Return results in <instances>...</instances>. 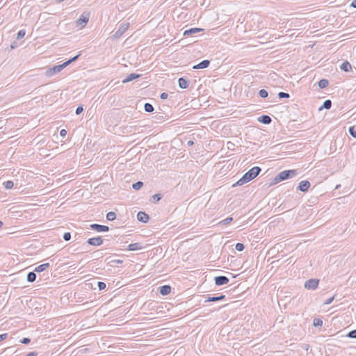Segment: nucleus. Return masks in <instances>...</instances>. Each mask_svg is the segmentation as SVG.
Returning a JSON list of instances; mask_svg holds the SVG:
<instances>
[{
    "mask_svg": "<svg viewBox=\"0 0 356 356\" xmlns=\"http://www.w3.org/2000/svg\"><path fill=\"white\" fill-rule=\"evenodd\" d=\"M129 26V23H122L120 25L119 29L113 33L112 35L113 40H116L120 38L124 32L128 29Z\"/></svg>",
    "mask_w": 356,
    "mask_h": 356,
    "instance_id": "20e7f679",
    "label": "nucleus"
},
{
    "mask_svg": "<svg viewBox=\"0 0 356 356\" xmlns=\"http://www.w3.org/2000/svg\"><path fill=\"white\" fill-rule=\"evenodd\" d=\"M334 296H332V297L328 298L327 300H326L324 302V304L325 305H329V304L332 303V302L334 300Z\"/></svg>",
    "mask_w": 356,
    "mask_h": 356,
    "instance_id": "c03bdc74",
    "label": "nucleus"
},
{
    "mask_svg": "<svg viewBox=\"0 0 356 356\" xmlns=\"http://www.w3.org/2000/svg\"><path fill=\"white\" fill-rule=\"evenodd\" d=\"M214 281H215V284L216 286H222L224 284H227L229 282V280L226 276L220 275V276L215 277Z\"/></svg>",
    "mask_w": 356,
    "mask_h": 356,
    "instance_id": "423d86ee",
    "label": "nucleus"
},
{
    "mask_svg": "<svg viewBox=\"0 0 356 356\" xmlns=\"http://www.w3.org/2000/svg\"><path fill=\"white\" fill-rule=\"evenodd\" d=\"M348 131L352 137L356 138V129L355 127H350L348 129Z\"/></svg>",
    "mask_w": 356,
    "mask_h": 356,
    "instance_id": "4c0bfd02",
    "label": "nucleus"
},
{
    "mask_svg": "<svg viewBox=\"0 0 356 356\" xmlns=\"http://www.w3.org/2000/svg\"><path fill=\"white\" fill-rule=\"evenodd\" d=\"M319 280L317 279H310L305 282V287L307 289L315 290L317 289Z\"/></svg>",
    "mask_w": 356,
    "mask_h": 356,
    "instance_id": "39448f33",
    "label": "nucleus"
},
{
    "mask_svg": "<svg viewBox=\"0 0 356 356\" xmlns=\"http://www.w3.org/2000/svg\"><path fill=\"white\" fill-rule=\"evenodd\" d=\"M143 248V247L140 243H131L127 247V250L129 251L140 250H142Z\"/></svg>",
    "mask_w": 356,
    "mask_h": 356,
    "instance_id": "2eb2a0df",
    "label": "nucleus"
},
{
    "mask_svg": "<svg viewBox=\"0 0 356 356\" xmlns=\"http://www.w3.org/2000/svg\"><path fill=\"white\" fill-rule=\"evenodd\" d=\"M350 6H352L353 8H356V0H354L352 1Z\"/></svg>",
    "mask_w": 356,
    "mask_h": 356,
    "instance_id": "3c124183",
    "label": "nucleus"
},
{
    "mask_svg": "<svg viewBox=\"0 0 356 356\" xmlns=\"http://www.w3.org/2000/svg\"><path fill=\"white\" fill-rule=\"evenodd\" d=\"M308 348H309V345H306V346H305V348L306 350H308Z\"/></svg>",
    "mask_w": 356,
    "mask_h": 356,
    "instance_id": "864d4df0",
    "label": "nucleus"
},
{
    "mask_svg": "<svg viewBox=\"0 0 356 356\" xmlns=\"http://www.w3.org/2000/svg\"><path fill=\"white\" fill-rule=\"evenodd\" d=\"M308 348H309V345H306V346H305V348L306 350H308Z\"/></svg>",
    "mask_w": 356,
    "mask_h": 356,
    "instance_id": "5fc2aeb1",
    "label": "nucleus"
},
{
    "mask_svg": "<svg viewBox=\"0 0 356 356\" xmlns=\"http://www.w3.org/2000/svg\"><path fill=\"white\" fill-rule=\"evenodd\" d=\"M87 243L90 245L99 246L103 243V239L101 236L90 238L88 239Z\"/></svg>",
    "mask_w": 356,
    "mask_h": 356,
    "instance_id": "1a4fd4ad",
    "label": "nucleus"
},
{
    "mask_svg": "<svg viewBox=\"0 0 356 356\" xmlns=\"http://www.w3.org/2000/svg\"><path fill=\"white\" fill-rule=\"evenodd\" d=\"M258 121L264 124H269L272 122V119L269 115H262L258 118Z\"/></svg>",
    "mask_w": 356,
    "mask_h": 356,
    "instance_id": "dca6fc26",
    "label": "nucleus"
},
{
    "mask_svg": "<svg viewBox=\"0 0 356 356\" xmlns=\"http://www.w3.org/2000/svg\"><path fill=\"white\" fill-rule=\"evenodd\" d=\"M20 342L23 344H29L31 342V339L28 337H24L20 340Z\"/></svg>",
    "mask_w": 356,
    "mask_h": 356,
    "instance_id": "79ce46f5",
    "label": "nucleus"
},
{
    "mask_svg": "<svg viewBox=\"0 0 356 356\" xmlns=\"http://www.w3.org/2000/svg\"><path fill=\"white\" fill-rule=\"evenodd\" d=\"M323 325V321L320 318H314L313 321V325L314 327H321Z\"/></svg>",
    "mask_w": 356,
    "mask_h": 356,
    "instance_id": "473e14b6",
    "label": "nucleus"
},
{
    "mask_svg": "<svg viewBox=\"0 0 356 356\" xmlns=\"http://www.w3.org/2000/svg\"><path fill=\"white\" fill-rule=\"evenodd\" d=\"M310 186H311V184L309 181H307V180L301 181L297 187V190L302 191V192H307V191H308Z\"/></svg>",
    "mask_w": 356,
    "mask_h": 356,
    "instance_id": "6e6552de",
    "label": "nucleus"
},
{
    "mask_svg": "<svg viewBox=\"0 0 356 356\" xmlns=\"http://www.w3.org/2000/svg\"><path fill=\"white\" fill-rule=\"evenodd\" d=\"M88 22V17L82 14L80 17L76 21L77 26H80L81 27H85L86 24Z\"/></svg>",
    "mask_w": 356,
    "mask_h": 356,
    "instance_id": "9b49d317",
    "label": "nucleus"
},
{
    "mask_svg": "<svg viewBox=\"0 0 356 356\" xmlns=\"http://www.w3.org/2000/svg\"><path fill=\"white\" fill-rule=\"evenodd\" d=\"M261 171V168L259 166H254L250 169L247 172H245L243 177L239 179L235 184L232 185L233 187L236 186H242L253 179H254Z\"/></svg>",
    "mask_w": 356,
    "mask_h": 356,
    "instance_id": "f257e3e1",
    "label": "nucleus"
},
{
    "mask_svg": "<svg viewBox=\"0 0 356 356\" xmlns=\"http://www.w3.org/2000/svg\"><path fill=\"white\" fill-rule=\"evenodd\" d=\"M97 286L99 288V290L102 291V290H104V289H106V283H104L103 282H97Z\"/></svg>",
    "mask_w": 356,
    "mask_h": 356,
    "instance_id": "ea45409f",
    "label": "nucleus"
},
{
    "mask_svg": "<svg viewBox=\"0 0 356 356\" xmlns=\"http://www.w3.org/2000/svg\"><path fill=\"white\" fill-rule=\"evenodd\" d=\"M144 110L147 113L154 111V106L149 103H145L144 104Z\"/></svg>",
    "mask_w": 356,
    "mask_h": 356,
    "instance_id": "cd10ccee",
    "label": "nucleus"
},
{
    "mask_svg": "<svg viewBox=\"0 0 356 356\" xmlns=\"http://www.w3.org/2000/svg\"><path fill=\"white\" fill-rule=\"evenodd\" d=\"M137 219L138 221L145 223L148 222L149 217L145 212L139 211L137 214Z\"/></svg>",
    "mask_w": 356,
    "mask_h": 356,
    "instance_id": "9d476101",
    "label": "nucleus"
},
{
    "mask_svg": "<svg viewBox=\"0 0 356 356\" xmlns=\"http://www.w3.org/2000/svg\"><path fill=\"white\" fill-rule=\"evenodd\" d=\"M259 95L260 97L261 98H266L268 97V92L267 90H266L265 89H261L259 91Z\"/></svg>",
    "mask_w": 356,
    "mask_h": 356,
    "instance_id": "7c9ffc66",
    "label": "nucleus"
},
{
    "mask_svg": "<svg viewBox=\"0 0 356 356\" xmlns=\"http://www.w3.org/2000/svg\"><path fill=\"white\" fill-rule=\"evenodd\" d=\"M194 145V142H193V140H188V141L187 142V145H188V147L192 146V145Z\"/></svg>",
    "mask_w": 356,
    "mask_h": 356,
    "instance_id": "8fccbe9b",
    "label": "nucleus"
},
{
    "mask_svg": "<svg viewBox=\"0 0 356 356\" xmlns=\"http://www.w3.org/2000/svg\"><path fill=\"white\" fill-rule=\"evenodd\" d=\"M66 67V65L64 63L54 65L51 67L48 68L45 72V75L47 76H52L53 75L60 72L62 70Z\"/></svg>",
    "mask_w": 356,
    "mask_h": 356,
    "instance_id": "7ed1b4c3",
    "label": "nucleus"
},
{
    "mask_svg": "<svg viewBox=\"0 0 356 356\" xmlns=\"http://www.w3.org/2000/svg\"><path fill=\"white\" fill-rule=\"evenodd\" d=\"M159 291L162 296H167L171 292V286L170 285H163L159 288Z\"/></svg>",
    "mask_w": 356,
    "mask_h": 356,
    "instance_id": "f8f14e48",
    "label": "nucleus"
},
{
    "mask_svg": "<svg viewBox=\"0 0 356 356\" xmlns=\"http://www.w3.org/2000/svg\"><path fill=\"white\" fill-rule=\"evenodd\" d=\"M202 31H203V29H200V28H191V29H189L188 30H186L184 32V35H191L193 34H195V33H200V32H201Z\"/></svg>",
    "mask_w": 356,
    "mask_h": 356,
    "instance_id": "f3484780",
    "label": "nucleus"
},
{
    "mask_svg": "<svg viewBox=\"0 0 356 356\" xmlns=\"http://www.w3.org/2000/svg\"><path fill=\"white\" fill-rule=\"evenodd\" d=\"M67 135V131L65 129H61L60 131V136L61 137H65Z\"/></svg>",
    "mask_w": 356,
    "mask_h": 356,
    "instance_id": "de8ad7c7",
    "label": "nucleus"
},
{
    "mask_svg": "<svg viewBox=\"0 0 356 356\" xmlns=\"http://www.w3.org/2000/svg\"><path fill=\"white\" fill-rule=\"evenodd\" d=\"M168 94L166 92H163L160 95V97L161 99H165L168 98Z\"/></svg>",
    "mask_w": 356,
    "mask_h": 356,
    "instance_id": "49530a36",
    "label": "nucleus"
},
{
    "mask_svg": "<svg viewBox=\"0 0 356 356\" xmlns=\"http://www.w3.org/2000/svg\"><path fill=\"white\" fill-rule=\"evenodd\" d=\"M3 223L1 220H0V228L3 226Z\"/></svg>",
    "mask_w": 356,
    "mask_h": 356,
    "instance_id": "603ef678",
    "label": "nucleus"
},
{
    "mask_svg": "<svg viewBox=\"0 0 356 356\" xmlns=\"http://www.w3.org/2000/svg\"><path fill=\"white\" fill-rule=\"evenodd\" d=\"M140 76V74H136V73H131L129 74L123 81V83H126L130 81H132L133 80H135Z\"/></svg>",
    "mask_w": 356,
    "mask_h": 356,
    "instance_id": "a211bd4d",
    "label": "nucleus"
},
{
    "mask_svg": "<svg viewBox=\"0 0 356 356\" xmlns=\"http://www.w3.org/2000/svg\"><path fill=\"white\" fill-rule=\"evenodd\" d=\"M233 220V218L232 217H227L225 219L220 221L218 225H228Z\"/></svg>",
    "mask_w": 356,
    "mask_h": 356,
    "instance_id": "bb28decb",
    "label": "nucleus"
},
{
    "mask_svg": "<svg viewBox=\"0 0 356 356\" xmlns=\"http://www.w3.org/2000/svg\"><path fill=\"white\" fill-rule=\"evenodd\" d=\"M116 218V214L113 211H109L106 213V219L109 221H113Z\"/></svg>",
    "mask_w": 356,
    "mask_h": 356,
    "instance_id": "a878e982",
    "label": "nucleus"
},
{
    "mask_svg": "<svg viewBox=\"0 0 356 356\" xmlns=\"http://www.w3.org/2000/svg\"><path fill=\"white\" fill-rule=\"evenodd\" d=\"M161 198H162V195H161V194H160V193L154 194V195L152 196L153 202H154V203H156V202H158L160 200H161Z\"/></svg>",
    "mask_w": 356,
    "mask_h": 356,
    "instance_id": "72a5a7b5",
    "label": "nucleus"
},
{
    "mask_svg": "<svg viewBox=\"0 0 356 356\" xmlns=\"http://www.w3.org/2000/svg\"><path fill=\"white\" fill-rule=\"evenodd\" d=\"M38 353L37 352H30L26 356H37Z\"/></svg>",
    "mask_w": 356,
    "mask_h": 356,
    "instance_id": "09e8293b",
    "label": "nucleus"
},
{
    "mask_svg": "<svg viewBox=\"0 0 356 356\" xmlns=\"http://www.w3.org/2000/svg\"><path fill=\"white\" fill-rule=\"evenodd\" d=\"M110 257H107L105 259V261L107 262L108 265H110L111 266H114V264H122L123 263V260L121 259H113L109 260Z\"/></svg>",
    "mask_w": 356,
    "mask_h": 356,
    "instance_id": "4be33fe9",
    "label": "nucleus"
},
{
    "mask_svg": "<svg viewBox=\"0 0 356 356\" xmlns=\"http://www.w3.org/2000/svg\"><path fill=\"white\" fill-rule=\"evenodd\" d=\"M25 34H26V31L24 29H22V30L19 31V32L17 34V39L21 40L22 38H23L24 37Z\"/></svg>",
    "mask_w": 356,
    "mask_h": 356,
    "instance_id": "f704fd0d",
    "label": "nucleus"
},
{
    "mask_svg": "<svg viewBox=\"0 0 356 356\" xmlns=\"http://www.w3.org/2000/svg\"><path fill=\"white\" fill-rule=\"evenodd\" d=\"M224 299H225V296L222 294L218 296L208 297L207 299L205 300V302H217V301L222 300Z\"/></svg>",
    "mask_w": 356,
    "mask_h": 356,
    "instance_id": "6ab92c4d",
    "label": "nucleus"
},
{
    "mask_svg": "<svg viewBox=\"0 0 356 356\" xmlns=\"http://www.w3.org/2000/svg\"><path fill=\"white\" fill-rule=\"evenodd\" d=\"M331 106H332L331 100L327 99L323 102V105L321 107H319L318 111H321L323 108L330 109L331 108Z\"/></svg>",
    "mask_w": 356,
    "mask_h": 356,
    "instance_id": "5701e85b",
    "label": "nucleus"
},
{
    "mask_svg": "<svg viewBox=\"0 0 356 356\" xmlns=\"http://www.w3.org/2000/svg\"><path fill=\"white\" fill-rule=\"evenodd\" d=\"M298 172L297 170H286L278 173L274 178L273 183L277 184L280 181L293 178L298 175Z\"/></svg>",
    "mask_w": 356,
    "mask_h": 356,
    "instance_id": "f03ea898",
    "label": "nucleus"
},
{
    "mask_svg": "<svg viewBox=\"0 0 356 356\" xmlns=\"http://www.w3.org/2000/svg\"><path fill=\"white\" fill-rule=\"evenodd\" d=\"M63 237L65 241H68L71 239V234L70 232H65Z\"/></svg>",
    "mask_w": 356,
    "mask_h": 356,
    "instance_id": "a19ab883",
    "label": "nucleus"
},
{
    "mask_svg": "<svg viewBox=\"0 0 356 356\" xmlns=\"http://www.w3.org/2000/svg\"><path fill=\"white\" fill-rule=\"evenodd\" d=\"M49 266L50 265H49V263H44V264H42L41 265H39L38 266H37L34 269V272H35V273H42L44 270H45L46 269H47L49 267Z\"/></svg>",
    "mask_w": 356,
    "mask_h": 356,
    "instance_id": "aec40b11",
    "label": "nucleus"
},
{
    "mask_svg": "<svg viewBox=\"0 0 356 356\" xmlns=\"http://www.w3.org/2000/svg\"><path fill=\"white\" fill-rule=\"evenodd\" d=\"M318 85L321 89L325 88L329 85V81L325 79H322L318 81Z\"/></svg>",
    "mask_w": 356,
    "mask_h": 356,
    "instance_id": "393cba45",
    "label": "nucleus"
},
{
    "mask_svg": "<svg viewBox=\"0 0 356 356\" xmlns=\"http://www.w3.org/2000/svg\"><path fill=\"white\" fill-rule=\"evenodd\" d=\"M8 337V334L7 333H3V334H0V342L2 341L3 340L6 339Z\"/></svg>",
    "mask_w": 356,
    "mask_h": 356,
    "instance_id": "a18cd8bd",
    "label": "nucleus"
},
{
    "mask_svg": "<svg viewBox=\"0 0 356 356\" xmlns=\"http://www.w3.org/2000/svg\"><path fill=\"white\" fill-rule=\"evenodd\" d=\"M27 281L29 282H33L35 281L36 280V274H35V272H34V270L33 272H29L27 275Z\"/></svg>",
    "mask_w": 356,
    "mask_h": 356,
    "instance_id": "b1692460",
    "label": "nucleus"
},
{
    "mask_svg": "<svg viewBox=\"0 0 356 356\" xmlns=\"http://www.w3.org/2000/svg\"><path fill=\"white\" fill-rule=\"evenodd\" d=\"M341 70L344 72H349L352 69V66L348 61H344L340 66Z\"/></svg>",
    "mask_w": 356,
    "mask_h": 356,
    "instance_id": "412c9836",
    "label": "nucleus"
},
{
    "mask_svg": "<svg viewBox=\"0 0 356 356\" xmlns=\"http://www.w3.org/2000/svg\"><path fill=\"white\" fill-rule=\"evenodd\" d=\"M346 336L349 338L356 339V329L350 331Z\"/></svg>",
    "mask_w": 356,
    "mask_h": 356,
    "instance_id": "58836bf2",
    "label": "nucleus"
},
{
    "mask_svg": "<svg viewBox=\"0 0 356 356\" xmlns=\"http://www.w3.org/2000/svg\"><path fill=\"white\" fill-rule=\"evenodd\" d=\"M83 111V108L82 106H78L76 108V115H80L82 112Z\"/></svg>",
    "mask_w": 356,
    "mask_h": 356,
    "instance_id": "37998d69",
    "label": "nucleus"
},
{
    "mask_svg": "<svg viewBox=\"0 0 356 356\" xmlns=\"http://www.w3.org/2000/svg\"><path fill=\"white\" fill-rule=\"evenodd\" d=\"M277 96H278V97L280 99L289 98L290 97V95L289 93H286V92H280L277 94Z\"/></svg>",
    "mask_w": 356,
    "mask_h": 356,
    "instance_id": "c9c22d12",
    "label": "nucleus"
},
{
    "mask_svg": "<svg viewBox=\"0 0 356 356\" xmlns=\"http://www.w3.org/2000/svg\"><path fill=\"white\" fill-rule=\"evenodd\" d=\"M209 64H210V61L209 60H204L201 61L200 63H199L198 64L194 65L193 67V68L195 70L204 69V68L208 67Z\"/></svg>",
    "mask_w": 356,
    "mask_h": 356,
    "instance_id": "4468645a",
    "label": "nucleus"
},
{
    "mask_svg": "<svg viewBox=\"0 0 356 356\" xmlns=\"http://www.w3.org/2000/svg\"><path fill=\"white\" fill-rule=\"evenodd\" d=\"M235 248L237 251L241 252L244 250L245 245H243V243H237L235 245Z\"/></svg>",
    "mask_w": 356,
    "mask_h": 356,
    "instance_id": "e433bc0d",
    "label": "nucleus"
},
{
    "mask_svg": "<svg viewBox=\"0 0 356 356\" xmlns=\"http://www.w3.org/2000/svg\"><path fill=\"white\" fill-rule=\"evenodd\" d=\"M79 56H80V54H79L76 55L75 56H74V57L71 58L70 59H69L68 60H67V61L64 62L63 63H64L65 65H66V67H67V66H68L70 64H71L72 63H73V62L76 61V60L78 59V58H79Z\"/></svg>",
    "mask_w": 356,
    "mask_h": 356,
    "instance_id": "c756f323",
    "label": "nucleus"
},
{
    "mask_svg": "<svg viewBox=\"0 0 356 356\" xmlns=\"http://www.w3.org/2000/svg\"><path fill=\"white\" fill-rule=\"evenodd\" d=\"M90 228L96 232H108L109 230V227L106 225H102L99 224H91L90 225Z\"/></svg>",
    "mask_w": 356,
    "mask_h": 356,
    "instance_id": "0eeeda50",
    "label": "nucleus"
},
{
    "mask_svg": "<svg viewBox=\"0 0 356 356\" xmlns=\"http://www.w3.org/2000/svg\"><path fill=\"white\" fill-rule=\"evenodd\" d=\"M179 87L181 89H186L189 86V81L184 77L178 79Z\"/></svg>",
    "mask_w": 356,
    "mask_h": 356,
    "instance_id": "ddd939ff",
    "label": "nucleus"
},
{
    "mask_svg": "<svg viewBox=\"0 0 356 356\" xmlns=\"http://www.w3.org/2000/svg\"><path fill=\"white\" fill-rule=\"evenodd\" d=\"M143 186V181H138L136 183H134L132 184V188L134 189V190H139Z\"/></svg>",
    "mask_w": 356,
    "mask_h": 356,
    "instance_id": "c85d7f7f",
    "label": "nucleus"
},
{
    "mask_svg": "<svg viewBox=\"0 0 356 356\" xmlns=\"http://www.w3.org/2000/svg\"><path fill=\"white\" fill-rule=\"evenodd\" d=\"M3 186L6 189H11L13 188L14 184L13 181L8 180L3 183Z\"/></svg>",
    "mask_w": 356,
    "mask_h": 356,
    "instance_id": "2f4dec72",
    "label": "nucleus"
}]
</instances>
